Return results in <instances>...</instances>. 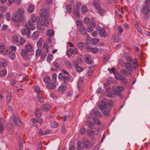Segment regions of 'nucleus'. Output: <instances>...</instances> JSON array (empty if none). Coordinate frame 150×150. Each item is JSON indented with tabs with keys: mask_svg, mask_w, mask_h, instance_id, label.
I'll return each instance as SVG.
<instances>
[{
	"mask_svg": "<svg viewBox=\"0 0 150 150\" xmlns=\"http://www.w3.org/2000/svg\"><path fill=\"white\" fill-rule=\"evenodd\" d=\"M51 127L53 128H57L58 126V123L56 122H53L51 123Z\"/></svg>",
	"mask_w": 150,
	"mask_h": 150,
	"instance_id": "46",
	"label": "nucleus"
},
{
	"mask_svg": "<svg viewBox=\"0 0 150 150\" xmlns=\"http://www.w3.org/2000/svg\"><path fill=\"white\" fill-rule=\"evenodd\" d=\"M56 85V82L52 80L47 84V88L49 90H53L55 88Z\"/></svg>",
	"mask_w": 150,
	"mask_h": 150,
	"instance_id": "13",
	"label": "nucleus"
},
{
	"mask_svg": "<svg viewBox=\"0 0 150 150\" xmlns=\"http://www.w3.org/2000/svg\"><path fill=\"white\" fill-rule=\"evenodd\" d=\"M90 19L88 17H86L83 20L84 22L85 23H90Z\"/></svg>",
	"mask_w": 150,
	"mask_h": 150,
	"instance_id": "55",
	"label": "nucleus"
},
{
	"mask_svg": "<svg viewBox=\"0 0 150 150\" xmlns=\"http://www.w3.org/2000/svg\"><path fill=\"white\" fill-rule=\"evenodd\" d=\"M6 70L4 69L2 71H0V75L2 76H4L6 75Z\"/></svg>",
	"mask_w": 150,
	"mask_h": 150,
	"instance_id": "42",
	"label": "nucleus"
},
{
	"mask_svg": "<svg viewBox=\"0 0 150 150\" xmlns=\"http://www.w3.org/2000/svg\"><path fill=\"white\" fill-rule=\"evenodd\" d=\"M37 98L39 102L40 103H43V99L41 94H39V93L38 94Z\"/></svg>",
	"mask_w": 150,
	"mask_h": 150,
	"instance_id": "34",
	"label": "nucleus"
},
{
	"mask_svg": "<svg viewBox=\"0 0 150 150\" xmlns=\"http://www.w3.org/2000/svg\"><path fill=\"white\" fill-rule=\"evenodd\" d=\"M82 143L83 144H86L88 143H89V142L88 139L85 138L83 140V142Z\"/></svg>",
	"mask_w": 150,
	"mask_h": 150,
	"instance_id": "60",
	"label": "nucleus"
},
{
	"mask_svg": "<svg viewBox=\"0 0 150 150\" xmlns=\"http://www.w3.org/2000/svg\"><path fill=\"white\" fill-rule=\"evenodd\" d=\"M85 61L86 63L90 64L92 62V59L90 56H87L85 57Z\"/></svg>",
	"mask_w": 150,
	"mask_h": 150,
	"instance_id": "28",
	"label": "nucleus"
},
{
	"mask_svg": "<svg viewBox=\"0 0 150 150\" xmlns=\"http://www.w3.org/2000/svg\"><path fill=\"white\" fill-rule=\"evenodd\" d=\"M79 50L77 48L72 49L73 54L74 55H76L78 53Z\"/></svg>",
	"mask_w": 150,
	"mask_h": 150,
	"instance_id": "49",
	"label": "nucleus"
},
{
	"mask_svg": "<svg viewBox=\"0 0 150 150\" xmlns=\"http://www.w3.org/2000/svg\"><path fill=\"white\" fill-rule=\"evenodd\" d=\"M10 111H11V112L12 113V117L13 118V120L15 124H13L11 125V126L10 125V128L11 127H13V126H15L16 125H17L18 126L21 127L22 126V124L21 122V121L20 119L18 118V116L16 115L15 112L13 110V108L10 106Z\"/></svg>",
	"mask_w": 150,
	"mask_h": 150,
	"instance_id": "3",
	"label": "nucleus"
},
{
	"mask_svg": "<svg viewBox=\"0 0 150 150\" xmlns=\"http://www.w3.org/2000/svg\"><path fill=\"white\" fill-rule=\"evenodd\" d=\"M51 108V106L49 104H44L42 106V109L44 111H47Z\"/></svg>",
	"mask_w": 150,
	"mask_h": 150,
	"instance_id": "22",
	"label": "nucleus"
},
{
	"mask_svg": "<svg viewBox=\"0 0 150 150\" xmlns=\"http://www.w3.org/2000/svg\"><path fill=\"white\" fill-rule=\"evenodd\" d=\"M28 51L24 49H23L21 50V55L24 59H26L28 58Z\"/></svg>",
	"mask_w": 150,
	"mask_h": 150,
	"instance_id": "21",
	"label": "nucleus"
},
{
	"mask_svg": "<svg viewBox=\"0 0 150 150\" xmlns=\"http://www.w3.org/2000/svg\"><path fill=\"white\" fill-rule=\"evenodd\" d=\"M39 35V33L38 32L35 31L33 34L32 38L33 40H35L38 38Z\"/></svg>",
	"mask_w": 150,
	"mask_h": 150,
	"instance_id": "29",
	"label": "nucleus"
},
{
	"mask_svg": "<svg viewBox=\"0 0 150 150\" xmlns=\"http://www.w3.org/2000/svg\"><path fill=\"white\" fill-rule=\"evenodd\" d=\"M114 41L116 42H118L120 40V38L119 35L117 34H115L114 35Z\"/></svg>",
	"mask_w": 150,
	"mask_h": 150,
	"instance_id": "33",
	"label": "nucleus"
},
{
	"mask_svg": "<svg viewBox=\"0 0 150 150\" xmlns=\"http://www.w3.org/2000/svg\"><path fill=\"white\" fill-rule=\"evenodd\" d=\"M16 13H18V14H20V15H21V16H23V17H24V11L23 8H19Z\"/></svg>",
	"mask_w": 150,
	"mask_h": 150,
	"instance_id": "26",
	"label": "nucleus"
},
{
	"mask_svg": "<svg viewBox=\"0 0 150 150\" xmlns=\"http://www.w3.org/2000/svg\"><path fill=\"white\" fill-rule=\"evenodd\" d=\"M74 64L76 66V70L79 72L81 71L83 69V68L82 67H80L79 65L77 64V62H75Z\"/></svg>",
	"mask_w": 150,
	"mask_h": 150,
	"instance_id": "27",
	"label": "nucleus"
},
{
	"mask_svg": "<svg viewBox=\"0 0 150 150\" xmlns=\"http://www.w3.org/2000/svg\"><path fill=\"white\" fill-rule=\"evenodd\" d=\"M99 14L100 15H102L105 13V11L104 9H101V8L99 10H98Z\"/></svg>",
	"mask_w": 150,
	"mask_h": 150,
	"instance_id": "53",
	"label": "nucleus"
},
{
	"mask_svg": "<svg viewBox=\"0 0 150 150\" xmlns=\"http://www.w3.org/2000/svg\"><path fill=\"white\" fill-rule=\"evenodd\" d=\"M42 146V144L41 142H40L39 144L38 145V147L37 150H41Z\"/></svg>",
	"mask_w": 150,
	"mask_h": 150,
	"instance_id": "61",
	"label": "nucleus"
},
{
	"mask_svg": "<svg viewBox=\"0 0 150 150\" xmlns=\"http://www.w3.org/2000/svg\"><path fill=\"white\" fill-rule=\"evenodd\" d=\"M78 47L81 50H82L84 48V44L82 42H79L78 43Z\"/></svg>",
	"mask_w": 150,
	"mask_h": 150,
	"instance_id": "38",
	"label": "nucleus"
},
{
	"mask_svg": "<svg viewBox=\"0 0 150 150\" xmlns=\"http://www.w3.org/2000/svg\"><path fill=\"white\" fill-rule=\"evenodd\" d=\"M49 132H47V131L45 132L44 133H43L42 132V131L41 130L38 133V135H43L44 134H47L49 133Z\"/></svg>",
	"mask_w": 150,
	"mask_h": 150,
	"instance_id": "58",
	"label": "nucleus"
},
{
	"mask_svg": "<svg viewBox=\"0 0 150 150\" xmlns=\"http://www.w3.org/2000/svg\"><path fill=\"white\" fill-rule=\"evenodd\" d=\"M43 19L42 25L44 27H46L49 24V23L47 20L48 19Z\"/></svg>",
	"mask_w": 150,
	"mask_h": 150,
	"instance_id": "39",
	"label": "nucleus"
},
{
	"mask_svg": "<svg viewBox=\"0 0 150 150\" xmlns=\"http://www.w3.org/2000/svg\"><path fill=\"white\" fill-rule=\"evenodd\" d=\"M34 10V6L32 4H29L27 9L28 11L30 13H32Z\"/></svg>",
	"mask_w": 150,
	"mask_h": 150,
	"instance_id": "24",
	"label": "nucleus"
},
{
	"mask_svg": "<svg viewBox=\"0 0 150 150\" xmlns=\"http://www.w3.org/2000/svg\"><path fill=\"white\" fill-rule=\"evenodd\" d=\"M54 31L52 30H49L47 32V35L48 37H52L54 35Z\"/></svg>",
	"mask_w": 150,
	"mask_h": 150,
	"instance_id": "37",
	"label": "nucleus"
},
{
	"mask_svg": "<svg viewBox=\"0 0 150 150\" xmlns=\"http://www.w3.org/2000/svg\"><path fill=\"white\" fill-rule=\"evenodd\" d=\"M130 63L126 62L125 64L127 70L131 71H133L134 68V67L136 68V66L134 64H136V62L134 61L130 62Z\"/></svg>",
	"mask_w": 150,
	"mask_h": 150,
	"instance_id": "8",
	"label": "nucleus"
},
{
	"mask_svg": "<svg viewBox=\"0 0 150 150\" xmlns=\"http://www.w3.org/2000/svg\"><path fill=\"white\" fill-rule=\"evenodd\" d=\"M28 28H26L23 29L22 31V33L23 35H27L28 36L31 33V31L29 29L30 28H28Z\"/></svg>",
	"mask_w": 150,
	"mask_h": 150,
	"instance_id": "20",
	"label": "nucleus"
},
{
	"mask_svg": "<svg viewBox=\"0 0 150 150\" xmlns=\"http://www.w3.org/2000/svg\"><path fill=\"white\" fill-rule=\"evenodd\" d=\"M78 150H83L84 146L82 142L80 141H78L77 144Z\"/></svg>",
	"mask_w": 150,
	"mask_h": 150,
	"instance_id": "23",
	"label": "nucleus"
},
{
	"mask_svg": "<svg viewBox=\"0 0 150 150\" xmlns=\"http://www.w3.org/2000/svg\"><path fill=\"white\" fill-rule=\"evenodd\" d=\"M86 133V129L84 127H81L79 130V133L82 135H84Z\"/></svg>",
	"mask_w": 150,
	"mask_h": 150,
	"instance_id": "36",
	"label": "nucleus"
},
{
	"mask_svg": "<svg viewBox=\"0 0 150 150\" xmlns=\"http://www.w3.org/2000/svg\"><path fill=\"white\" fill-rule=\"evenodd\" d=\"M5 46L4 45H1L0 46V53H2L4 55H6L7 54L8 51L7 50H5Z\"/></svg>",
	"mask_w": 150,
	"mask_h": 150,
	"instance_id": "19",
	"label": "nucleus"
},
{
	"mask_svg": "<svg viewBox=\"0 0 150 150\" xmlns=\"http://www.w3.org/2000/svg\"><path fill=\"white\" fill-rule=\"evenodd\" d=\"M124 76H123L122 75L119 73L115 75V76L116 79L120 80L123 79V78H124Z\"/></svg>",
	"mask_w": 150,
	"mask_h": 150,
	"instance_id": "30",
	"label": "nucleus"
},
{
	"mask_svg": "<svg viewBox=\"0 0 150 150\" xmlns=\"http://www.w3.org/2000/svg\"><path fill=\"white\" fill-rule=\"evenodd\" d=\"M87 11V7L85 6H83L82 7L81 9V12L83 14H84Z\"/></svg>",
	"mask_w": 150,
	"mask_h": 150,
	"instance_id": "44",
	"label": "nucleus"
},
{
	"mask_svg": "<svg viewBox=\"0 0 150 150\" xmlns=\"http://www.w3.org/2000/svg\"><path fill=\"white\" fill-rule=\"evenodd\" d=\"M66 9L67 12L70 13L71 12L72 8L71 6L69 5H67L66 6Z\"/></svg>",
	"mask_w": 150,
	"mask_h": 150,
	"instance_id": "43",
	"label": "nucleus"
},
{
	"mask_svg": "<svg viewBox=\"0 0 150 150\" xmlns=\"http://www.w3.org/2000/svg\"><path fill=\"white\" fill-rule=\"evenodd\" d=\"M125 59L128 61L127 62L130 63V62L134 61L131 58V57L129 55L125 57Z\"/></svg>",
	"mask_w": 150,
	"mask_h": 150,
	"instance_id": "48",
	"label": "nucleus"
},
{
	"mask_svg": "<svg viewBox=\"0 0 150 150\" xmlns=\"http://www.w3.org/2000/svg\"><path fill=\"white\" fill-rule=\"evenodd\" d=\"M112 103L111 100L106 101L105 100L103 99L99 103V108L105 115L107 116L109 115Z\"/></svg>",
	"mask_w": 150,
	"mask_h": 150,
	"instance_id": "1",
	"label": "nucleus"
},
{
	"mask_svg": "<svg viewBox=\"0 0 150 150\" xmlns=\"http://www.w3.org/2000/svg\"><path fill=\"white\" fill-rule=\"evenodd\" d=\"M25 48L26 51L28 52H32L34 50L33 46L31 44H29L25 45Z\"/></svg>",
	"mask_w": 150,
	"mask_h": 150,
	"instance_id": "17",
	"label": "nucleus"
},
{
	"mask_svg": "<svg viewBox=\"0 0 150 150\" xmlns=\"http://www.w3.org/2000/svg\"><path fill=\"white\" fill-rule=\"evenodd\" d=\"M54 66L56 68V69H58L59 66V64L57 62H54Z\"/></svg>",
	"mask_w": 150,
	"mask_h": 150,
	"instance_id": "62",
	"label": "nucleus"
},
{
	"mask_svg": "<svg viewBox=\"0 0 150 150\" xmlns=\"http://www.w3.org/2000/svg\"><path fill=\"white\" fill-rule=\"evenodd\" d=\"M100 34L102 36H105L106 35V33L104 29L102 28L100 31Z\"/></svg>",
	"mask_w": 150,
	"mask_h": 150,
	"instance_id": "40",
	"label": "nucleus"
},
{
	"mask_svg": "<svg viewBox=\"0 0 150 150\" xmlns=\"http://www.w3.org/2000/svg\"><path fill=\"white\" fill-rule=\"evenodd\" d=\"M66 89V87L65 86H63L61 85L58 88V91L61 92H63L65 91Z\"/></svg>",
	"mask_w": 150,
	"mask_h": 150,
	"instance_id": "31",
	"label": "nucleus"
},
{
	"mask_svg": "<svg viewBox=\"0 0 150 150\" xmlns=\"http://www.w3.org/2000/svg\"><path fill=\"white\" fill-rule=\"evenodd\" d=\"M121 83L124 84H126L128 82V81L127 79L125 77H124V78H123V79L121 80Z\"/></svg>",
	"mask_w": 150,
	"mask_h": 150,
	"instance_id": "52",
	"label": "nucleus"
},
{
	"mask_svg": "<svg viewBox=\"0 0 150 150\" xmlns=\"http://www.w3.org/2000/svg\"><path fill=\"white\" fill-rule=\"evenodd\" d=\"M91 114L92 116L93 117V120L94 124L89 120L87 121L86 124L88 126V127L91 128L94 126V124L100 125V122L97 119V117L100 115L99 112L94 110H92L91 111Z\"/></svg>",
	"mask_w": 150,
	"mask_h": 150,
	"instance_id": "2",
	"label": "nucleus"
},
{
	"mask_svg": "<svg viewBox=\"0 0 150 150\" xmlns=\"http://www.w3.org/2000/svg\"><path fill=\"white\" fill-rule=\"evenodd\" d=\"M80 7V5L78 4L73 9L74 14L77 18L80 17L79 10Z\"/></svg>",
	"mask_w": 150,
	"mask_h": 150,
	"instance_id": "12",
	"label": "nucleus"
},
{
	"mask_svg": "<svg viewBox=\"0 0 150 150\" xmlns=\"http://www.w3.org/2000/svg\"><path fill=\"white\" fill-rule=\"evenodd\" d=\"M113 90L116 93H119L121 92H122L124 90V88L121 86H114L112 87Z\"/></svg>",
	"mask_w": 150,
	"mask_h": 150,
	"instance_id": "16",
	"label": "nucleus"
},
{
	"mask_svg": "<svg viewBox=\"0 0 150 150\" xmlns=\"http://www.w3.org/2000/svg\"><path fill=\"white\" fill-rule=\"evenodd\" d=\"M12 20L16 22H23L24 21V17L21 16L18 13H14L12 16Z\"/></svg>",
	"mask_w": 150,
	"mask_h": 150,
	"instance_id": "7",
	"label": "nucleus"
},
{
	"mask_svg": "<svg viewBox=\"0 0 150 150\" xmlns=\"http://www.w3.org/2000/svg\"><path fill=\"white\" fill-rule=\"evenodd\" d=\"M35 91L38 93V94L39 93L40 91V88L37 87L35 86L34 88Z\"/></svg>",
	"mask_w": 150,
	"mask_h": 150,
	"instance_id": "63",
	"label": "nucleus"
},
{
	"mask_svg": "<svg viewBox=\"0 0 150 150\" xmlns=\"http://www.w3.org/2000/svg\"><path fill=\"white\" fill-rule=\"evenodd\" d=\"M111 90V89L110 88H108L105 90L106 92L108 93V94H106V96L108 97L111 98L112 96V95L110 93Z\"/></svg>",
	"mask_w": 150,
	"mask_h": 150,
	"instance_id": "32",
	"label": "nucleus"
},
{
	"mask_svg": "<svg viewBox=\"0 0 150 150\" xmlns=\"http://www.w3.org/2000/svg\"><path fill=\"white\" fill-rule=\"evenodd\" d=\"M11 41L13 43L15 44L23 45L25 42V40L21 37L19 35H15L12 36Z\"/></svg>",
	"mask_w": 150,
	"mask_h": 150,
	"instance_id": "4",
	"label": "nucleus"
},
{
	"mask_svg": "<svg viewBox=\"0 0 150 150\" xmlns=\"http://www.w3.org/2000/svg\"><path fill=\"white\" fill-rule=\"evenodd\" d=\"M40 13L43 19H48L49 11L48 10L45 9H42L40 10Z\"/></svg>",
	"mask_w": 150,
	"mask_h": 150,
	"instance_id": "11",
	"label": "nucleus"
},
{
	"mask_svg": "<svg viewBox=\"0 0 150 150\" xmlns=\"http://www.w3.org/2000/svg\"><path fill=\"white\" fill-rule=\"evenodd\" d=\"M59 79L61 80H63L65 83H68L70 79L68 76H66L64 73H60L58 76Z\"/></svg>",
	"mask_w": 150,
	"mask_h": 150,
	"instance_id": "9",
	"label": "nucleus"
},
{
	"mask_svg": "<svg viewBox=\"0 0 150 150\" xmlns=\"http://www.w3.org/2000/svg\"><path fill=\"white\" fill-rule=\"evenodd\" d=\"M11 51H10V59L13 60L15 57V51L16 50V47L15 46H11L10 48Z\"/></svg>",
	"mask_w": 150,
	"mask_h": 150,
	"instance_id": "14",
	"label": "nucleus"
},
{
	"mask_svg": "<svg viewBox=\"0 0 150 150\" xmlns=\"http://www.w3.org/2000/svg\"><path fill=\"white\" fill-rule=\"evenodd\" d=\"M150 6L144 5L142 10V12L143 14L145 15L144 16L145 20H148L149 17H148L146 15L150 11Z\"/></svg>",
	"mask_w": 150,
	"mask_h": 150,
	"instance_id": "10",
	"label": "nucleus"
},
{
	"mask_svg": "<svg viewBox=\"0 0 150 150\" xmlns=\"http://www.w3.org/2000/svg\"><path fill=\"white\" fill-rule=\"evenodd\" d=\"M7 11V8L5 6H1L0 7V11L1 12L4 13Z\"/></svg>",
	"mask_w": 150,
	"mask_h": 150,
	"instance_id": "47",
	"label": "nucleus"
},
{
	"mask_svg": "<svg viewBox=\"0 0 150 150\" xmlns=\"http://www.w3.org/2000/svg\"><path fill=\"white\" fill-rule=\"evenodd\" d=\"M144 5L150 6V0H146Z\"/></svg>",
	"mask_w": 150,
	"mask_h": 150,
	"instance_id": "64",
	"label": "nucleus"
},
{
	"mask_svg": "<svg viewBox=\"0 0 150 150\" xmlns=\"http://www.w3.org/2000/svg\"><path fill=\"white\" fill-rule=\"evenodd\" d=\"M91 51L95 53L98 52V48L95 47L92 48Z\"/></svg>",
	"mask_w": 150,
	"mask_h": 150,
	"instance_id": "59",
	"label": "nucleus"
},
{
	"mask_svg": "<svg viewBox=\"0 0 150 150\" xmlns=\"http://www.w3.org/2000/svg\"><path fill=\"white\" fill-rule=\"evenodd\" d=\"M67 54L69 57L71 56L73 54L72 49L70 48L67 52Z\"/></svg>",
	"mask_w": 150,
	"mask_h": 150,
	"instance_id": "41",
	"label": "nucleus"
},
{
	"mask_svg": "<svg viewBox=\"0 0 150 150\" xmlns=\"http://www.w3.org/2000/svg\"><path fill=\"white\" fill-rule=\"evenodd\" d=\"M120 72L126 76H130L133 73V71H130L128 70L123 69L120 70Z\"/></svg>",
	"mask_w": 150,
	"mask_h": 150,
	"instance_id": "15",
	"label": "nucleus"
},
{
	"mask_svg": "<svg viewBox=\"0 0 150 150\" xmlns=\"http://www.w3.org/2000/svg\"><path fill=\"white\" fill-rule=\"evenodd\" d=\"M41 110L40 108H36L35 111V115L37 117H39L41 115Z\"/></svg>",
	"mask_w": 150,
	"mask_h": 150,
	"instance_id": "25",
	"label": "nucleus"
},
{
	"mask_svg": "<svg viewBox=\"0 0 150 150\" xmlns=\"http://www.w3.org/2000/svg\"><path fill=\"white\" fill-rule=\"evenodd\" d=\"M99 129L98 128H92L91 129H88L87 131V135L90 137H93L95 135L98 134Z\"/></svg>",
	"mask_w": 150,
	"mask_h": 150,
	"instance_id": "6",
	"label": "nucleus"
},
{
	"mask_svg": "<svg viewBox=\"0 0 150 150\" xmlns=\"http://www.w3.org/2000/svg\"><path fill=\"white\" fill-rule=\"evenodd\" d=\"M93 73V70H90L88 71L86 73V76L88 77L91 75Z\"/></svg>",
	"mask_w": 150,
	"mask_h": 150,
	"instance_id": "50",
	"label": "nucleus"
},
{
	"mask_svg": "<svg viewBox=\"0 0 150 150\" xmlns=\"http://www.w3.org/2000/svg\"><path fill=\"white\" fill-rule=\"evenodd\" d=\"M65 64L66 66L68 68H71L72 67V63L68 60L65 61Z\"/></svg>",
	"mask_w": 150,
	"mask_h": 150,
	"instance_id": "35",
	"label": "nucleus"
},
{
	"mask_svg": "<svg viewBox=\"0 0 150 150\" xmlns=\"http://www.w3.org/2000/svg\"><path fill=\"white\" fill-rule=\"evenodd\" d=\"M19 146V150H23V142L18 143Z\"/></svg>",
	"mask_w": 150,
	"mask_h": 150,
	"instance_id": "56",
	"label": "nucleus"
},
{
	"mask_svg": "<svg viewBox=\"0 0 150 150\" xmlns=\"http://www.w3.org/2000/svg\"><path fill=\"white\" fill-rule=\"evenodd\" d=\"M96 26V23L93 21L91 22L90 24V26L91 28H93L95 27Z\"/></svg>",
	"mask_w": 150,
	"mask_h": 150,
	"instance_id": "54",
	"label": "nucleus"
},
{
	"mask_svg": "<svg viewBox=\"0 0 150 150\" xmlns=\"http://www.w3.org/2000/svg\"><path fill=\"white\" fill-rule=\"evenodd\" d=\"M79 30L80 33L83 35H85L87 34V30L84 26H82L80 27Z\"/></svg>",
	"mask_w": 150,
	"mask_h": 150,
	"instance_id": "18",
	"label": "nucleus"
},
{
	"mask_svg": "<svg viewBox=\"0 0 150 150\" xmlns=\"http://www.w3.org/2000/svg\"><path fill=\"white\" fill-rule=\"evenodd\" d=\"M76 25H78L80 27L82 26V21L80 20H79L76 21Z\"/></svg>",
	"mask_w": 150,
	"mask_h": 150,
	"instance_id": "51",
	"label": "nucleus"
},
{
	"mask_svg": "<svg viewBox=\"0 0 150 150\" xmlns=\"http://www.w3.org/2000/svg\"><path fill=\"white\" fill-rule=\"evenodd\" d=\"M4 131L3 125L2 123H0V132L1 133H2Z\"/></svg>",
	"mask_w": 150,
	"mask_h": 150,
	"instance_id": "57",
	"label": "nucleus"
},
{
	"mask_svg": "<svg viewBox=\"0 0 150 150\" xmlns=\"http://www.w3.org/2000/svg\"><path fill=\"white\" fill-rule=\"evenodd\" d=\"M43 80L45 83H47L48 84L50 82V79L48 77H45L44 78Z\"/></svg>",
	"mask_w": 150,
	"mask_h": 150,
	"instance_id": "45",
	"label": "nucleus"
},
{
	"mask_svg": "<svg viewBox=\"0 0 150 150\" xmlns=\"http://www.w3.org/2000/svg\"><path fill=\"white\" fill-rule=\"evenodd\" d=\"M36 19V15L35 14H32L31 19L28 21V23L25 24L26 26H27L30 29H34L35 27V23Z\"/></svg>",
	"mask_w": 150,
	"mask_h": 150,
	"instance_id": "5",
	"label": "nucleus"
}]
</instances>
